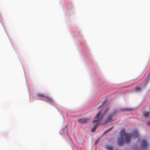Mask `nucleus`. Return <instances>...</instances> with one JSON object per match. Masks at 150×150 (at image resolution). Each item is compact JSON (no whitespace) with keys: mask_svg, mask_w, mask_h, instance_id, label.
Segmentation results:
<instances>
[{"mask_svg":"<svg viewBox=\"0 0 150 150\" xmlns=\"http://www.w3.org/2000/svg\"><path fill=\"white\" fill-rule=\"evenodd\" d=\"M149 112H146L144 113V116L145 117H147L149 116Z\"/></svg>","mask_w":150,"mask_h":150,"instance_id":"obj_5","label":"nucleus"},{"mask_svg":"<svg viewBox=\"0 0 150 150\" xmlns=\"http://www.w3.org/2000/svg\"><path fill=\"white\" fill-rule=\"evenodd\" d=\"M78 122L80 123H84V120L82 119H80L78 120Z\"/></svg>","mask_w":150,"mask_h":150,"instance_id":"obj_10","label":"nucleus"},{"mask_svg":"<svg viewBox=\"0 0 150 150\" xmlns=\"http://www.w3.org/2000/svg\"><path fill=\"white\" fill-rule=\"evenodd\" d=\"M37 96L39 97L45 98V95L44 94L39 93L37 95Z\"/></svg>","mask_w":150,"mask_h":150,"instance_id":"obj_7","label":"nucleus"},{"mask_svg":"<svg viewBox=\"0 0 150 150\" xmlns=\"http://www.w3.org/2000/svg\"><path fill=\"white\" fill-rule=\"evenodd\" d=\"M135 91H140L141 90V88L140 87H136L135 88Z\"/></svg>","mask_w":150,"mask_h":150,"instance_id":"obj_9","label":"nucleus"},{"mask_svg":"<svg viewBox=\"0 0 150 150\" xmlns=\"http://www.w3.org/2000/svg\"><path fill=\"white\" fill-rule=\"evenodd\" d=\"M112 129V128H110V129H109L108 130L109 131L111 129Z\"/></svg>","mask_w":150,"mask_h":150,"instance_id":"obj_14","label":"nucleus"},{"mask_svg":"<svg viewBox=\"0 0 150 150\" xmlns=\"http://www.w3.org/2000/svg\"><path fill=\"white\" fill-rule=\"evenodd\" d=\"M106 149L108 150H113V148L111 146L107 145L106 146Z\"/></svg>","mask_w":150,"mask_h":150,"instance_id":"obj_6","label":"nucleus"},{"mask_svg":"<svg viewBox=\"0 0 150 150\" xmlns=\"http://www.w3.org/2000/svg\"><path fill=\"white\" fill-rule=\"evenodd\" d=\"M103 116L101 115V111L98 112L92 121L93 123L95 124L93 126V128L91 130V132H94L96 129L97 126L100 125V122L103 118Z\"/></svg>","mask_w":150,"mask_h":150,"instance_id":"obj_2","label":"nucleus"},{"mask_svg":"<svg viewBox=\"0 0 150 150\" xmlns=\"http://www.w3.org/2000/svg\"><path fill=\"white\" fill-rule=\"evenodd\" d=\"M98 142L97 141H96L95 142V144H97L98 143Z\"/></svg>","mask_w":150,"mask_h":150,"instance_id":"obj_13","label":"nucleus"},{"mask_svg":"<svg viewBox=\"0 0 150 150\" xmlns=\"http://www.w3.org/2000/svg\"><path fill=\"white\" fill-rule=\"evenodd\" d=\"M120 136L121 137L119 138L117 141L118 144L120 146L123 145L124 142L126 143H129L132 138H138L139 134L137 131H135L132 133L130 134L125 133L124 130H121L120 132Z\"/></svg>","mask_w":150,"mask_h":150,"instance_id":"obj_1","label":"nucleus"},{"mask_svg":"<svg viewBox=\"0 0 150 150\" xmlns=\"http://www.w3.org/2000/svg\"><path fill=\"white\" fill-rule=\"evenodd\" d=\"M141 147L143 149H145L147 148L148 146V143L145 140H143L140 142Z\"/></svg>","mask_w":150,"mask_h":150,"instance_id":"obj_3","label":"nucleus"},{"mask_svg":"<svg viewBox=\"0 0 150 150\" xmlns=\"http://www.w3.org/2000/svg\"><path fill=\"white\" fill-rule=\"evenodd\" d=\"M45 98H47L48 100L53 102V100L51 97L49 96H45Z\"/></svg>","mask_w":150,"mask_h":150,"instance_id":"obj_4","label":"nucleus"},{"mask_svg":"<svg viewBox=\"0 0 150 150\" xmlns=\"http://www.w3.org/2000/svg\"><path fill=\"white\" fill-rule=\"evenodd\" d=\"M112 115H110L108 116L107 119V121H111L112 120Z\"/></svg>","mask_w":150,"mask_h":150,"instance_id":"obj_8","label":"nucleus"},{"mask_svg":"<svg viewBox=\"0 0 150 150\" xmlns=\"http://www.w3.org/2000/svg\"><path fill=\"white\" fill-rule=\"evenodd\" d=\"M146 125H147L150 126V121H148L147 122Z\"/></svg>","mask_w":150,"mask_h":150,"instance_id":"obj_12","label":"nucleus"},{"mask_svg":"<svg viewBox=\"0 0 150 150\" xmlns=\"http://www.w3.org/2000/svg\"><path fill=\"white\" fill-rule=\"evenodd\" d=\"M107 131H105V133H106L107 132Z\"/></svg>","mask_w":150,"mask_h":150,"instance_id":"obj_15","label":"nucleus"},{"mask_svg":"<svg viewBox=\"0 0 150 150\" xmlns=\"http://www.w3.org/2000/svg\"><path fill=\"white\" fill-rule=\"evenodd\" d=\"M90 121V120L89 119H85V123L89 122Z\"/></svg>","mask_w":150,"mask_h":150,"instance_id":"obj_11","label":"nucleus"}]
</instances>
